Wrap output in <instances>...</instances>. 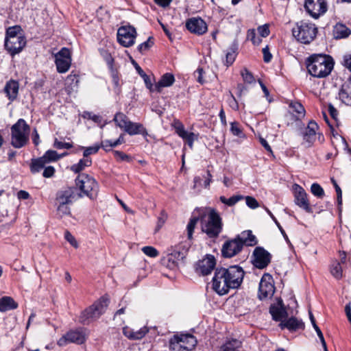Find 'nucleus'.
<instances>
[{
  "label": "nucleus",
  "instance_id": "obj_40",
  "mask_svg": "<svg viewBox=\"0 0 351 351\" xmlns=\"http://www.w3.org/2000/svg\"><path fill=\"white\" fill-rule=\"evenodd\" d=\"M289 108L293 112H295L298 114V118L302 117L304 116L305 110L303 106L298 102H291L289 105Z\"/></svg>",
  "mask_w": 351,
  "mask_h": 351
},
{
  "label": "nucleus",
  "instance_id": "obj_54",
  "mask_svg": "<svg viewBox=\"0 0 351 351\" xmlns=\"http://www.w3.org/2000/svg\"><path fill=\"white\" fill-rule=\"evenodd\" d=\"M154 44L153 41H152V38L149 37L147 41L141 43L138 45V49L141 53L147 50L149 47L152 46Z\"/></svg>",
  "mask_w": 351,
  "mask_h": 351
},
{
  "label": "nucleus",
  "instance_id": "obj_47",
  "mask_svg": "<svg viewBox=\"0 0 351 351\" xmlns=\"http://www.w3.org/2000/svg\"><path fill=\"white\" fill-rule=\"evenodd\" d=\"M237 56L236 51L231 49L226 54V64L228 66L231 65L235 60Z\"/></svg>",
  "mask_w": 351,
  "mask_h": 351
},
{
  "label": "nucleus",
  "instance_id": "obj_27",
  "mask_svg": "<svg viewBox=\"0 0 351 351\" xmlns=\"http://www.w3.org/2000/svg\"><path fill=\"white\" fill-rule=\"evenodd\" d=\"M175 81L174 76L171 73L164 74L158 83L155 84V90L160 93L163 87L171 86Z\"/></svg>",
  "mask_w": 351,
  "mask_h": 351
},
{
  "label": "nucleus",
  "instance_id": "obj_52",
  "mask_svg": "<svg viewBox=\"0 0 351 351\" xmlns=\"http://www.w3.org/2000/svg\"><path fill=\"white\" fill-rule=\"evenodd\" d=\"M174 128L176 133L180 137H182L184 135H185L186 132H187L186 130H185L183 124L179 121L175 123Z\"/></svg>",
  "mask_w": 351,
  "mask_h": 351
},
{
  "label": "nucleus",
  "instance_id": "obj_37",
  "mask_svg": "<svg viewBox=\"0 0 351 351\" xmlns=\"http://www.w3.org/2000/svg\"><path fill=\"white\" fill-rule=\"evenodd\" d=\"M330 274L336 279H341L343 276L342 267L341 263L338 261H335L330 266Z\"/></svg>",
  "mask_w": 351,
  "mask_h": 351
},
{
  "label": "nucleus",
  "instance_id": "obj_17",
  "mask_svg": "<svg viewBox=\"0 0 351 351\" xmlns=\"http://www.w3.org/2000/svg\"><path fill=\"white\" fill-rule=\"evenodd\" d=\"M26 45V39L25 36L15 37L12 39H5V49L14 56L19 53Z\"/></svg>",
  "mask_w": 351,
  "mask_h": 351
},
{
  "label": "nucleus",
  "instance_id": "obj_60",
  "mask_svg": "<svg viewBox=\"0 0 351 351\" xmlns=\"http://www.w3.org/2000/svg\"><path fill=\"white\" fill-rule=\"evenodd\" d=\"M230 130L234 136H240L242 133L241 130L239 128V124L237 122L231 123Z\"/></svg>",
  "mask_w": 351,
  "mask_h": 351
},
{
  "label": "nucleus",
  "instance_id": "obj_32",
  "mask_svg": "<svg viewBox=\"0 0 351 351\" xmlns=\"http://www.w3.org/2000/svg\"><path fill=\"white\" fill-rule=\"evenodd\" d=\"M113 121L116 125L124 131L130 123V121L128 117L121 112H118L115 114Z\"/></svg>",
  "mask_w": 351,
  "mask_h": 351
},
{
  "label": "nucleus",
  "instance_id": "obj_38",
  "mask_svg": "<svg viewBox=\"0 0 351 351\" xmlns=\"http://www.w3.org/2000/svg\"><path fill=\"white\" fill-rule=\"evenodd\" d=\"M270 313L273 317V319L276 321H282L285 319L286 311L282 308H279L278 307H271L270 308Z\"/></svg>",
  "mask_w": 351,
  "mask_h": 351
},
{
  "label": "nucleus",
  "instance_id": "obj_16",
  "mask_svg": "<svg viewBox=\"0 0 351 351\" xmlns=\"http://www.w3.org/2000/svg\"><path fill=\"white\" fill-rule=\"evenodd\" d=\"M253 264L258 269L265 268L271 262V254L263 247H257L253 252Z\"/></svg>",
  "mask_w": 351,
  "mask_h": 351
},
{
  "label": "nucleus",
  "instance_id": "obj_49",
  "mask_svg": "<svg viewBox=\"0 0 351 351\" xmlns=\"http://www.w3.org/2000/svg\"><path fill=\"white\" fill-rule=\"evenodd\" d=\"M100 148V145H95L93 146L84 148L83 156L85 158H88V156L96 154Z\"/></svg>",
  "mask_w": 351,
  "mask_h": 351
},
{
  "label": "nucleus",
  "instance_id": "obj_57",
  "mask_svg": "<svg viewBox=\"0 0 351 351\" xmlns=\"http://www.w3.org/2000/svg\"><path fill=\"white\" fill-rule=\"evenodd\" d=\"M257 30L261 36L263 38L268 36L270 32L267 25L258 27Z\"/></svg>",
  "mask_w": 351,
  "mask_h": 351
},
{
  "label": "nucleus",
  "instance_id": "obj_6",
  "mask_svg": "<svg viewBox=\"0 0 351 351\" xmlns=\"http://www.w3.org/2000/svg\"><path fill=\"white\" fill-rule=\"evenodd\" d=\"M29 130V126L23 119L14 124L11 128L12 146L16 148L23 147L28 141Z\"/></svg>",
  "mask_w": 351,
  "mask_h": 351
},
{
  "label": "nucleus",
  "instance_id": "obj_23",
  "mask_svg": "<svg viewBox=\"0 0 351 351\" xmlns=\"http://www.w3.org/2000/svg\"><path fill=\"white\" fill-rule=\"evenodd\" d=\"M19 88V83L15 80H10L6 83L4 87V92L11 101L17 97Z\"/></svg>",
  "mask_w": 351,
  "mask_h": 351
},
{
  "label": "nucleus",
  "instance_id": "obj_2",
  "mask_svg": "<svg viewBox=\"0 0 351 351\" xmlns=\"http://www.w3.org/2000/svg\"><path fill=\"white\" fill-rule=\"evenodd\" d=\"M306 68L308 73L317 78L327 77L334 66L333 59L327 55L313 54L306 60Z\"/></svg>",
  "mask_w": 351,
  "mask_h": 351
},
{
  "label": "nucleus",
  "instance_id": "obj_7",
  "mask_svg": "<svg viewBox=\"0 0 351 351\" xmlns=\"http://www.w3.org/2000/svg\"><path fill=\"white\" fill-rule=\"evenodd\" d=\"M75 184L81 192L90 199H95L99 192V185L95 178L86 173L80 174L75 179Z\"/></svg>",
  "mask_w": 351,
  "mask_h": 351
},
{
  "label": "nucleus",
  "instance_id": "obj_39",
  "mask_svg": "<svg viewBox=\"0 0 351 351\" xmlns=\"http://www.w3.org/2000/svg\"><path fill=\"white\" fill-rule=\"evenodd\" d=\"M243 198H244L243 196H242L241 195H234L228 199L226 198L224 196H221L219 197V199L223 204H224L228 206H232L235 205L240 200H242Z\"/></svg>",
  "mask_w": 351,
  "mask_h": 351
},
{
  "label": "nucleus",
  "instance_id": "obj_61",
  "mask_svg": "<svg viewBox=\"0 0 351 351\" xmlns=\"http://www.w3.org/2000/svg\"><path fill=\"white\" fill-rule=\"evenodd\" d=\"M54 173L55 169L53 167L46 166L43 171V176L45 178H51L54 175Z\"/></svg>",
  "mask_w": 351,
  "mask_h": 351
},
{
  "label": "nucleus",
  "instance_id": "obj_29",
  "mask_svg": "<svg viewBox=\"0 0 351 351\" xmlns=\"http://www.w3.org/2000/svg\"><path fill=\"white\" fill-rule=\"evenodd\" d=\"M351 34V31L345 25L337 23L333 29L334 37L337 39H341L348 37Z\"/></svg>",
  "mask_w": 351,
  "mask_h": 351
},
{
  "label": "nucleus",
  "instance_id": "obj_12",
  "mask_svg": "<svg viewBox=\"0 0 351 351\" xmlns=\"http://www.w3.org/2000/svg\"><path fill=\"white\" fill-rule=\"evenodd\" d=\"M304 8L314 19L319 18L327 11L326 0H306Z\"/></svg>",
  "mask_w": 351,
  "mask_h": 351
},
{
  "label": "nucleus",
  "instance_id": "obj_35",
  "mask_svg": "<svg viewBox=\"0 0 351 351\" xmlns=\"http://www.w3.org/2000/svg\"><path fill=\"white\" fill-rule=\"evenodd\" d=\"M24 36L23 34L22 29L19 25L10 27L6 29L5 38L12 39L15 37Z\"/></svg>",
  "mask_w": 351,
  "mask_h": 351
},
{
  "label": "nucleus",
  "instance_id": "obj_9",
  "mask_svg": "<svg viewBox=\"0 0 351 351\" xmlns=\"http://www.w3.org/2000/svg\"><path fill=\"white\" fill-rule=\"evenodd\" d=\"M86 339V334L83 329L70 330L59 339L57 343L59 346L63 347L68 343H74L77 344L83 343Z\"/></svg>",
  "mask_w": 351,
  "mask_h": 351
},
{
  "label": "nucleus",
  "instance_id": "obj_58",
  "mask_svg": "<svg viewBox=\"0 0 351 351\" xmlns=\"http://www.w3.org/2000/svg\"><path fill=\"white\" fill-rule=\"evenodd\" d=\"M331 180H332V182L334 184V186H335V191H336V193L337 195L338 204L340 206L342 204V197H341L342 192H341V190L340 187L339 186V185L337 184L336 181L334 179H332Z\"/></svg>",
  "mask_w": 351,
  "mask_h": 351
},
{
  "label": "nucleus",
  "instance_id": "obj_20",
  "mask_svg": "<svg viewBox=\"0 0 351 351\" xmlns=\"http://www.w3.org/2000/svg\"><path fill=\"white\" fill-rule=\"evenodd\" d=\"M319 126L315 121H309L302 133L303 144L306 147H310L313 145L316 139V132Z\"/></svg>",
  "mask_w": 351,
  "mask_h": 351
},
{
  "label": "nucleus",
  "instance_id": "obj_56",
  "mask_svg": "<svg viewBox=\"0 0 351 351\" xmlns=\"http://www.w3.org/2000/svg\"><path fill=\"white\" fill-rule=\"evenodd\" d=\"M114 157L118 160H120V161H130L131 160V158L130 156L124 154L123 152H119V151H114Z\"/></svg>",
  "mask_w": 351,
  "mask_h": 351
},
{
  "label": "nucleus",
  "instance_id": "obj_42",
  "mask_svg": "<svg viewBox=\"0 0 351 351\" xmlns=\"http://www.w3.org/2000/svg\"><path fill=\"white\" fill-rule=\"evenodd\" d=\"M57 207L58 215L60 217L69 215L71 213V210L69 204H55Z\"/></svg>",
  "mask_w": 351,
  "mask_h": 351
},
{
  "label": "nucleus",
  "instance_id": "obj_24",
  "mask_svg": "<svg viewBox=\"0 0 351 351\" xmlns=\"http://www.w3.org/2000/svg\"><path fill=\"white\" fill-rule=\"evenodd\" d=\"M147 332L148 329L146 327L141 328L137 330H134L127 326L123 328V335L130 339H141Z\"/></svg>",
  "mask_w": 351,
  "mask_h": 351
},
{
  "label": "nucleus",
  "instance_id": "obj_50",
  "mask_svg": "<svg viewBox=\"0 0 351 351\" xmlns=\"http://www.w3.org/2000/svg\"><path fill=\"white\" fill-rule=\"evenodd\" d=\"M241 75L244 82L248 84H251L254 82L253 75L247 69H244L241 71Z\"/></svg>",
  "mask_w": 351,
  "mask_h": 351
},
{
  "label": "nucleus",
  "instance_id": "obj_36",
  "mask_svg": "<svg viewBox=\"0 0 351 351\" xmlns=\"http://www.w3.org/2000/svg\"><path fill=\"white\" fill-rule=\"evenodd\" d=\"M241 346V342L237 339L226 341L221 347V351H236Z\"/></svg>",
  "mask_w": 351,
  "mask_h": 351
},
{
  "label": "nucleus",
  "instance_id": "obj_22",
  "mask_svg": "<svg viewBox=\"0 0 351 351\" xmlns=\"http://www.w3.org/2000/svg\"><path fill=\"white\" fill-rule=\"evenodd\" d=\"M281 328H287L290 331H296L299 329L304 328V324L301 320L298 319L295 317H290L289 319H284L280 324Z\"/></svg>",
  "mask_w": 351,
  "mask_h": 351
},
{
  "label": "nucleus",
  "instance_id": "obj_8",
  "mask_svg": "<svg viewBox=\"0 0 351 351\" xmlns=\"http://www.w3.org/2000/svg\"><path fill=\"white\" fill-rule=\"evenodd\" d=\"M196 344V338L192 335H175L169 340V349L172 351H190Z\"/></svg>",
  "mask_w": 351,
  "mask_h": 351
},
{
  "label": "nucleus",
  "instance_id": "obj_63",
  "mask_svg": "<svg viewBox=\"0 0 351 351\" xmlns=\"http://www.w3.org/2000/svg\"><path fill=\"white\" fill-rule=\"evenodd\" d=\"M116 145H114V141L110 140H106L101 142L100 147H102L106 151L110 150L112 147H115Z\"/></svg>",
  "mask_w": 351,
  "mask_h": 351
},
{
  "label": "nucleus",
  "instance_id": "obj_25",
  "mask_svg": "<svg viewBox=\"0 0 351 351\" xmlns=\"http://www.w3.org/2000/svg\"><path fill=\"white\" fill-rule=\"evenodd\" d=\"M339 97L344 104L351 106V77L343 84Z\"/></svg>",
  "mask_w": 351,
  "mask_h": 351
},
{
  "label": "nucleus",
  "instance_id": "obj_30",
  "mask_svg": "<svg viewBox=\"0 0 351 351\" xmlns=\"http://www.w3.org/2000/svg\"><path fill=\"white\" fill-rule=\"evenodd\" d=\"M185 258L184 252H180L174 247L171 249V252L167 255V260L171 263L172 265H176L180 261Z\"/></svg>",
  "mask_w": 351,
  "mask_h": 351
},
{
  "label": "nucleus",
  "instance_id": "obj_33",
  "mask_svg": "<svg viewBox=\"0 0 351 351\" xmlns=\"http://www.w3.org/2000/svg\"><path fill=\"white\" fill-rule=\"evenodd\" d=\"M92 165V160L90 158H82L80 161L71 167V170L75 173H78L83 171L86 167H90Z\"/></svg>",
  "mask_w": 351,
  "mask_h": 351
},
{
  "label": "nucleus",
  "instance_id": "obj_43",
  "mask_svg": "<svg viewBox=\"0 0 351 351\" xmlns=\"http://www.w3.org/2000/svg\"><path fill=\"white\" fill-rule=\"evenodd\" d=\"M311 193L317 198H323L324 191L323 188L317 183H313L311 186Z\"/></svg>",
  "mask_w": 351,
  "mask_h": 351
},
{
  "label": "nucleus",
  "instance_id": "obj_21",
  "mask_svg": "<svg viewBox=\"0 0 351 351\" xmlns=\"http://www.w3.org/2000/svg\"><path fill=\"white\" fill-rule=\"evenodd\" d=\"M186 27L191 33L202 35L207 31L206 23L201 19L191 18L186 21Z\"/></svg>",
  "mask_w": 351,
  "mask_h": 351
},
{
  "label": "nucleus",
  "instance_id": "obj_14",
  "mask_svg": "<svg viewBox=\"0 0 351 351\" xmlns=\"http://www.w3.org/2000/svg\"><path fill=\"white\" fill-rule=\"evenodd\" d=\"M80 197H82V195L77 193L76 188L66 187L57 192L55 204H71L73 203V200Z\"/></svg>",
  "mask_w": 351,
  "mask_h": 351
},
{
  "label": "nucleus",
  "instance_id": "obj_59",
  "mask_svg": "<svg viewBox=\"0 0 351 351\" xmlns=\"http://www.w3.org/2000/svg\"><path fill=\"white\" fill-rule=\"evenodd\" d=\"M174 247L176 248L178 250L180 251V252H184V256H186L188 250L189 248V243L186 241L182 242L179 243L178 245H176Z\"/></svg>",
  "mask_w": 351,
  "mask_h": 351
},
{
  "label": "nucleus",
  "instance_id": "obj_18",
  "mask_svg": "<svg viewBox=\"0 0 351 351\" xmlns=\"http://www.w3.org/2000/svg\"><path fill=\"white\" fill-rule=\"evenodd\" d=\"M294 187V197L295 203L301 208L304 209L307 213H311L312 208L308 199V195L304 189L300 185L295 184Z\"/></svg>",
  "mask_w": 351,
  "mask_h": 351
},
{
  "label": "nucleus",
  "instance_id": "obj_46",
  "mask_svg": "<svg viewBox=\"0 0 351 351\" xmlns=\"http://www.w3.org/2000/svg\"><path fill=\"white\" fill-rule=\"evenodd\" d=\"M247 40L252 42L254 45H258L261 43V38L256 37V32L254 29H249L247 33Z\"/></svg>",
  "mask_w": 351,
  "mask_h": 351
},
{
  "label": "nucleus",
  "instance_id": "obj_53",
  "mask_svg": "<svg viewBox=\"0 0 351 351\" xmlns=\"http://www.w3.org/2000/svg\"><path fill=\"white\" fill-rule=\"evenodd\" d=\"M65 239L75 248L78 247V243L75 240V237L69 232L66 231L64 233Z\"/></svg>",
  "mask_w": 351,
  "mask_h": 351
},
{
  "label": "nucleus",
  "instance_id": "obj_13",
  "mask_svg": "<svg viewBox=\"0 0 351 351\" xmlns=\"http://www.w3.org/2000/svg\"><path fill=\"white\" fill-rule=\"evenodd\" d=\"M274 291L272 276L269 274H265L259 283L258 298L263 300L271 297Z\"/></svg>",
  "mask_w": 351,
  "mask_h": 351
},
{
  "label": "nucleus",
  "instance_id": "obj_62",
  "mask_svg": "<svg viewBox=\"0 0 351 351\" xmlns=\"http://www.w3.org/2000/svg\"><path fill=\"white\" fill-rule=\"evenodd\" d=\"M54 147L58 149H70L72 147V145L69 143H63L56 139L54 141Z\"/></svg>",
  "mask_w": 351,
  "mask_h": 351
},
{
  "label": "nucleus",
  "instance_id": "obj_34",
  "mask_svg": "<svg viewBox=\"0 0 351 351\" xmlns=\"http://www.w3.org/2000/svg\"><path fill=\"white\" fill-rule=\"evenodd\" d=\"M239 237L240 239L243 242V245L246 244L247 245L252 246L256 245L257 243L256 237L252 234V232L250 230L242 232L241 235Z\"/></svg>",
  "mask_w": 351,
  "mask_h": 351
},
{
  "label": "nucleus",
  "instance_id": "obj_31",
  "mask_svg": "<svg viewBox=\"0 0 351 351\" xmlns=\"http://www.w3.org/2000/svg\"><path fill=\"white\" fill-rule=\"evenodd\" d=\"M47 162L42 158L32 159L30 165V170L32 173H36L45 169Z\"/></svg>",
  "mask_w": 351,
  "mask_h": 351
},
{
  "label": "nucleus",
  "instance_id": "obj_19",
  "mask_svg": "<svg viewBox=\"0 0 351 351\" xmlns=\"http://www.w3.org/2000/svg\"><path fill=\"white\" fill-rule=\"evenodd\" d=\"M216 265V260L213 255H206L205 258L199 261L196 264V272L203 276L211 273Z\"/></svg>",
  "mask_w": 351,
  "mask_h": 351
},
{
  "label": "nucleus",
  "instance_id": "obj_10",
  "mask_svg": "<svg viewBox=\"0 0 351 351\" xmlns=\"http://www.w3.org/2000/svg\"><path fill=\"white\" fill-rule=\"evenodd\" d=\"M136 36V29L130 25L121 27L117 32L118 41L125 47H129L133 45Z\"/></svg>",
  "mask_w": 351,
  "mask_h": 351
},
{
  "label": "nucleus",
  "instance_id": "obj_5",
  "mask_svg": "<svg viewBox=\"0 0 351 351\" xmlns=\"http://www.w3.org/2000/svg\"><path fill=\"white\" fill-rule=\"evenodd\" d=\"M108 305V299L106 297H101L92 306L82 312L80 317V322L83 324H88L95 320L106 311Z\"/></svg>",
  "mask_w": 351,
  "mask_h": 351
},
{
  "label": "nucleus",
  "instance_id": "obj_15",
  "mask_svg": "<svg viewBox=\"0 0 351 351\" xmlns=\"http://www.w3.org/2000/svg\"><path fill=\"white\" fill-rule=\"evenodd\" d=\"M243 246V242L240 239V237H237L236 239L228 241L223 243L221 254L223 257L231 258L241 252Z\"/></svg>",
  "mask_w": 351,
  "mask_h": 351
},
{
  "label": "nucleus",
  "instance_id": "obj_4",
  "mask_svg": "<svg viewBox=\"0 0 351 351\" xmlns=\"http://www.w3.org/2000/svg\"><path fill=\"white\" fill-rule=\"evenodd\" d=\"M317 28L311 23L300 21L292 29L293 36L300 43L309 44L316 37Z\"/></svg>",
  "mask_w": 351,
  "mask_h": 351
},
{
  "label": "nucleus",
  "instance_id": "obj_51",
  "mask_svg": "<svg viewBox=\"0 0 351 351\" xmlns=\"http://www.w3.org/2000/svg\"><path fill=\"white\" fill-rule=\"evenodd\" d=\"M246 204L248 207L252 209H255L259 206L258 202L257 200L251 196L245 197Z\"/></svg>",
  "mask_w": 351,
  "mask_h": 351
},
{
  "label": "nucleus",
  "instance_id": "obj_1",
  "mask_svg": "<svg viewBox=\"0 0 351 351\" xmlns=\"http://www.w3.org/2000/svg\"><path fill=\"white\" fill-rule=\"evenodd\" d=\"M244 274L243 269L237 265L217 268L212 279V289L220 295L227 294L230 289H237L241 286Z\"/></svg>",
  "mask_w": 351,
  "mask_h": 351
},
{
  "label": "nucleus",
  "instance_id": "obj_48",
  "mask_svg": "<svg viewBox=\"0 0 351 351\" xmlns=\"http://www.w3.org/2000/svg\"><path fill=\"white\" fill-rule=\"evenodd\" d=\"M143 252L149 257H156L158 255V252L156 248L152 246H145L142 248Z\"/></svg>",
  "mask_w": 351,
  "mask_h": 351
},
{
  "label": "nucleus",
  "instance_id": "obj_28",
  "mask_svg": "<svg viewBox=\"0 0 351 351\" xmlns=\"http://www.w3.org/2000/svg\"><path fill=\"white\" fill-rule=\"evenodd\" d=\"M18 307V304L14 299L10 296H4L0 299V311L5 312L15 309Z\"/></svg>",
  "mask_w": 351,
  "mask_h": 351
},
{
  "label": "nucleus",
  "instance_id": "obj_11",
  "mask_svg": "<svg viewBox=\"0 0 351 351\" xmlns=\"http://www.w3.org/2000/svg\"><path fill=\"white\" fill-rule=\"evenodd\" d=\"M55 63L58 73H64L69 71L71 64V56L68 48L63 47L55 54Z\"/></svg>",
  "mask_w": 351,
  "mask_h": 351
},
{
  "label": "nucleus",
  "instance_id": "obj_44",
  "mask_svg": "<svg viewBox=\"0 0 351 351\" xmlns=\"http://www.w3.org/2000/svg\"><path fill=\"white\" fill-rule=\"evenodd\" d=\"M181 138L184 139L186 142L189 147L192 149L194 141L198 138V134H196L193 132H186V134L182 136Z\"/></svg>",
  "mask_w": 351,
  "mask_h": 351
},
{
  "label": "nucleus",
  "instance_id": "obj_64",
  "mask_svg": "<svg viewBox=\"0 0 351 351\" xmlns=\"http://www.w3.org/2000/svg\"><path fill=\"white\" fill-rule=\"evenodd\" d=\"M203 73L204 71L202 68H198L194 73L197 81L202 84L204 82V80L203 79Z\"/></svg>",
  "mask_w": 351,
  "mask_h": 351
},
{
  "label": "nucleus",
  "instance_id": "obj_26",
  "mask_svg": "<svg viewBox=\"0 0 351 351\" xmlns=\"http://www.w3.org/2000/svg\"><path fill=\"white\" fill-rule=\"evenodd\" d=\"M125 132L130 135L142 134L147 136V132L143 124L140 123H134L130 121Z\"/></svg>",
  "mask_w": 351,
  "mask_h": 351
},
{
  "label": "nucleus",
  "instance_id": "obj_3",
  "mask_svg": "<svg viewBox=\"0 0 351 351\" xmlns=\"http://www.w3.org/2000/svg\"><path fill=\"white\" fill-rule=\"evenodd\" d=\"M202 230L210 238H216L222 230V220L218 213L213 208H206L200 216Z\"/></svg>",
  "mask_w": 351,
  "mask_h": 351
},
{
  "label": "nucleus",
  "instance_id": "obj_55",
  "mask_svg": "<svg viewBox=\"0 0 351 351\" xmlns=\"http://www.w3.org/2000/svg\"><path fill=\"white\" fill-rule=\"evenodd\" d=\"M342 64L346 69L351 71V51L346 53L343 56Z\"/></svg>",
  "mask_w": 351,
  "mask_h": 351
},
{
  "label": "nucleus",
  "instance_id": "obj_45",
  "mask_svg": "<svg viewBox=\"0 0 351 351\" xmlns=\"http://www.w3.org/2000/svg\"><path fill=\"white\" fill-rule=\"evenodd\" d=\"M199 220V217H192L188 225H187V233H188V238L191 239L192 238V235L194 231V228Z\"/></svg>",
  "mask_w": 351,
  "mask_h": 351
},
{
  "label": "nucleus",
  "instance_id": "obj_41",
  "mask_svg": "<svg viewBox=\"0 0 351 351\" xmlns=\"http://www.w3.org/2000/svg\"><path fill=\"white\" fill-rule=\"evenodd\" d=\"M46 162L49 163L51 162L56 161L60 158L58 153L54 150H48L45 154L41 156Z\"/></svg>",
  "mask_w": 351,
  "mask_h": 351
}]
</instances>
